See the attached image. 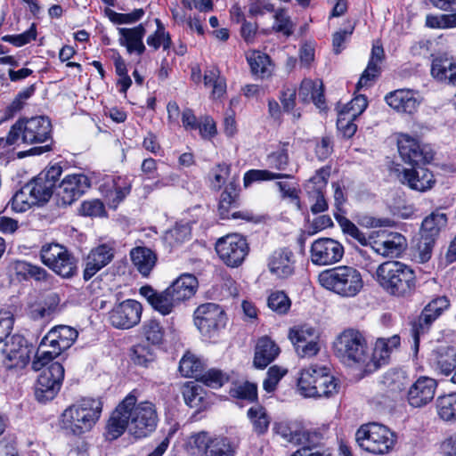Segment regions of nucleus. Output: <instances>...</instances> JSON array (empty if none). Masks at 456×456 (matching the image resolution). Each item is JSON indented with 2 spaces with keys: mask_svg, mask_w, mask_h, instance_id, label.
Wrapping results in <instances>:
<instances>
[{
  "mask_svg": "<svg viewBox=\"0 0 456 456\" xmlns=\"http://www.w3.org/2000/svg\"><path fill=\"white\" fill-rule=\"evenodd\" d=\"M436 406L441 419L446 421L456 419V393L439 396Z\"/></svg>",
  "mask_w": 456,
  "mask_h": 456,
  "instance_id": "5fc2aeb1",
  "label": "nucleus"
},
{
  "mask_svg": "<svg viewBox=\"0 0 456 456\" xmlns=\"http://www.w3.org/2000/svg\"><path fill=\"white\" fill-rule=\"evenodd\" d=\"M61 173V167L53 165L40 172L26 184V190H29L32 204L45 203L50 200Z\"/></svg>",
  "mask_w": 456,
  "mask_h": 456,
  "instance_id": "9d476101",
  "label": "nucleus"
},
{
  "mask_svg": "<svg viewBox=\"0 0 456 456\" xmlns=\"http://www.w3.org/2000/svg\"><path fill=\"white\" fill-rule=\"evenodd\" d=\"M288 337L301 358L314 356L320 351L318 331L308 324L290 328Z\"/></svg>",
  "mask_w": 456,
  "mask_h": 456,
  "instance_id": "ddd939ff",
  "label": "nucleus"
},
{
  "mask_svg": "<svg viewBox=\"0 0 456 456\" xmlns=\"http://www.w3.org/2000/svg\"><path fill=\"white\" fill-rule=\"evenodd\" d=\"M288 143H284L281 149L270 153L267 156V165L271 168L277 170H284L289 164V155L287 147Z\"/></svg>",
  "mask_w": 456,
  "mask_h": 456,
  "instance_id": "338daca9",
  "label": "nucleus"
},
{
  "mask_svg": "<svg viewBox=\"0 0 456 456\" xmlns=\"http://www.w3.org/2000/svg\"><path fill=\"white\" fill-rule=\"evenodd\" d=\"M51 270L62 278H71L77 273V261L69 252L61 259V261L55 264Z\"/></svg>",
  "mask_w": 456,
  "mask_h": 456,
  "instance_id": "052dcab7",
  "label": "nucleus"
},
{
  "mask_svg": "<svg viewBox=\"0 0 456 456\" xmlns=\"http://www.w3.org/2000/svg\"><path fill=\"white\" fill-rule=\"evenodd\" d=\"M90 186V179L84 174L66 175L57 188L56 196L59 204L71 205L84 195Z\"/></svg>",
  "mask_w": 456,
  "mask_h": 456,
  "instance_id": "f3484780",
  "label": "nucleus"
},
{
  "mask_svg": "<svg viewBox=\"0 0 456 456\" xmlns=\"http://www.w3.org/2000/svg\"><path fill=\"white\" fill-rule=\"evenodd\" d=\"M268 307L278 314H285L291 306V301L283 291H273L267 298Z\"/></svg>",
  "mask_w": 456,
  "mask_h": 456,
  "instance_id": "bf43d9fd",
  "label": "nucleus"
},
{
  "mask_svg": "<svg viewBox=\"0 0 456 456\" xmlns=\"http://www.w3.org/2000/svg\"><path fill=\"white\" fill-rule=\"evenodd\" d=\"M334 217L343 233L357 240L362 246H368L373 235L366 236L351 220L339 213H334Z\"/></svg>",
  "mask_w": 456,
  "mask_h": 456,
  "instance_id": "79ce46f5",
  "label": "nucleus"
},
{
  "mask_svg": "<svg viewBox=\"0 0 456 456\" xmlns=\"http://www.w3.org/2000/svg\"><path fill=\"white\" fill-rule=\"evenodd\" d=\"M142 313V306L138 301L126 299L113 306L109 313V320L113 327L128 330L140 322Z\"/></svg>",
  "mask_w": 456,
  "mask_h": 456,
  "instance_id": "2eb2a0df",
  "label": "nucleus"
},
{
  "mask_svg": "<svg viewBox=\"0 0 456 456\" xmlns=\"http://www.w3.org/2000/svg\"><path fill=\"white\" fill-rule=\"evenodd\" d=\"M431 361L436 370L449 376L456 370V348L449 346H439L432 352Z\"/></svg>",
  "mask_w": 456,
  "mask_h": 456,
  "instance_id": "473e14b6",
  "label": "nucleus"
},
{
  "mask_svg": "<svg viewBox=\"0 0 456 456\" xmlns=\"http://www.w3.org/2000/svg\"><path fill=\"white\" fill-rule=\"evenodd\" d=\"M398 152L402 159L412 167L430 163L434 151L429 145L420 144L415 138L408 134H401L397 141Z\"/></svg>",
  "mask_w": 456,
  "mask_h": 456,
  "instance_id": "4468645a",
  "label": "nucleus"
},
{
  "mask_svg": "<svg viewBox=\"0 0 456 456\" xmlns=\"http://www.w3.org/2000/svg\"><path fill=\"white\" fill-rule=\"evenodd\" d=\"M102 407L100 397H82L63 411L60 427L66 434L77 436L89 432L100 419Z\"/></svg>",
  "mask_w": 456,
  "mask_h": 456,
  "instance_id": "20e7f679",
  "label": "nucleus"
},
{
  "mask_svg": "<svg viewBox=\"0 0 456 456\" xmlns=\"http://www.w3.org/2000/svg\"><path fill=\"white\" fill-rule=\"evenodd\" d=\"M387 103L399 112L412 113L417 110L419 102L416 93L409 89H398L386 96Z\"/></svg>",
  "mask_w": 456,
  "mask_h": 456,
  "instance_id": "7c9ffc66",
  "label": "nucleus"
},
{
  "mask_svg": "<svg viewBox=\"0 0 456 456\" xmlns=\"http://www.w3.org/2000/svg\"><path fill=\"white\" fill-rule=\"evenodd\" d=\"M247 60L255 77L264 79L272 75V62L267 54L254 51L248 55Z\"/></svg>",
  "mask_w": 456,
  "mask_h": 456,
  "instance_id": "ea45409f",
  "label": "nucleus"
},
{
  "mask_svg": "<svg viewBox=\"0 0 456 456\" xmlns=\"http://www.w3.org/2000/svg\"><path fill=\"white\" fill-rule=\"evenodd\" d=\"M33 346L22 335L14 334L8 338L2 348L4 365L7 369H22L30 360Z\"/></svg>",
  "mask_w": 456,
  "mask_h": 456,
  "instance_id": "f8f14e48",
  "label": "nucleus"
},
{
  "mask_svg": "<svg viewBox=\"0 0 456 456\" xmlns=\"http://www.w3.org/2000/svg\"><path fill=\"white\" fill-rule=\"evenodd\" d=\"M131 359L136 365L148 367L151 362L155 361L156 354L151 346L140 343L132 347Z\"/></svg>",
  "mask_w": 456,
  "mask_h": 456,
  "instance_id": "603ef678",
  "label": "nucleus"
},
{
  "mask_svg": "<svg viewBox=\"0 0 456 456\" xmlns=\"http://www.w3.org/2000/svg\"><path fill=\"white\" fill-rule=\"evenodd\" d=\"M384 58V49L381 45H373L371 49L370 58L368 65L362 72L356 87L361 89L363 87H370L373 82L379 77L381 69L379 63H381Z\"/></svg>",
  "mask_w": 456,
  "mask_h": 456,
  "instance_id": "2f4dec72",
  "label": "nucleus"
},
{
  "mask_svg": "<svg viewBox=\"0 0 456 456\" xmlns=\"http://www.w3.org/2000/svg\"><path fill=\"white\" fill-rule=\"evenodd\" d=\"M130 393L111 413L107 426V436L110 440L118 438L126 428L135 438H143L157 428L158 414L153 403L142 402Z\"/></svg>",
  "mask_w": 456,
  "mask_h": 456,
  "instance_id": "f257e3e1",
  "label": "nucleus"
},
{
  "mask_svg": "<svg viewBox=\"0 0 456 456\" xmlns=\"http://www.w3.org/2000/svg\"><path fill=\"white\" fill-rule=\"evenodd\" d=\"M398 178L410 189L421 192L430 190L436 183L432 172L421 166L403 168L399 173Z\"/></svg>",
  "mask_w": 456,
  "mask_h": 456,
  "instance_id": "412c9836",
  "label": "nucleus"
},
{
  "mask_svg": "<svg viewBox=\"0 0 456 456\" xmlns=\"http://www.w3.org/2000/svg\"><path fill=\"white\" fill-rule=\"evenodd\" d=\"M269 272L279 279H287L295 272L294 253L288 248L274 250L268 258Z\"/></svg>",
  "mask_w": 456,
  "mask_h": 456,
  "instance_id": "5701e85b",
  "label": "nucleus"
},
{
  "mask_svg": "<svg viewBox=\"0 0 456 456\" xmlns=\"http://www.w3.org/2000/svg\"><path fill=\"white\" fill-rule=\"evenodd\" d=\"M230 395L238 400L255 403L258 399L257 386L249 381L235 382L230 388Z\"/></svg>",
  "mask_w": 456,
  "mask_h": 456,
  "instance_id": "a18cd8bd",
  "label": "nucleus"
},
{
  "mask_svg": "<svg viewBox=\"0 0 456 456\" xmlns=\"http://www.w3.org/2000/svg\"><path fill=\"white\" fill-rule=\"evenodd\" d=\"M370 246L377 254L395 258L400 256L407 248V240L398 232H390L383 240H370Z\"/></svg>",
  "mask_w": 456,
  "mask_h": 456,
  "instance_id": "b1692460",
  "label": "nucleus"
},
{
  "mask_svg": "<svg viewBox=\"0 0 456 456\" xmlns=\"http://www.w3.org/2000/svg\"><path fill=\"white\" fill-rule=\"evenodd\" d=\"M203 387L195 382H187L183 388V396L185 403L197 411H202L208 405Z\"/></svg>",
  "mask_w": 456,
  "mask_h": 456,
  "instance_id": "e433bc0d",
  "label": "nucleus"
},
{
  "mask_svg": "<svg viewBox=\"0 0 456 456\" xmlns=\"http://www.w3.org/2000/svg\"><path fill=\"white\" fill-rule=\"evenodd\" d=\"M400 343L401 339L398 335L378 338L371 354L370 362H369V372L375 371L380 366L386 364L390 354L400 346Z\"/></svg>",
  "mask_w": 456,
  "mask_h": 456,
  "instance_id": "bb28decb",
  "label": "nucleus"
},
{
  "mask_svg": "<svg viewBox=\"0 0 456 456\" xmlns=\"http://www.w3.org/2000/svg\"><path fill=\"white\" fill-rule=\"evenodd\" d=\"M275 434L281 436L288 443L295 445H304L309 442V433L294 421L282 420L273 426Z\"/></svg>",
  "mask_w": 456,
  "mask_h": 456,
  "instance_id": "cd10ccee",
  "label": "nucleus"
},
{
  "mask_svg": "<svg viewBox=\"0 0 456 456\" xmlns=\"http://www.w3.org/2000/svg\"><path fill=\"white\" fill-rule=\"evenodd\" d=\"M291 175L283 173H274L266 169H250L244 174V187L250 186L253 183L272 181L281 178H292Z\"/></svg>",
  "mask_w": 456,
  "mask_h": 456,
  "instance_id": "09e8293b",
  "label": "nucleus"
},
{
  "mask_svg": "<svg viewBox=\"0 0 456 456\" xmlns=\"http://www.w3.org/2000/svg\"><path fill=\"white\" fill-rule=\"evenodd\" d=\"M310 254L314 265H330L343 258L345 248L338 240L331 238H319L312 243Z\"/></svg>",
  "mask_w": 456,
  "mask_h": 456,
  "instance_id": "dca6fc26",
  "label": "nucleus"
},
{
  "mask_svg": "<svg viewBox=\"0 0 456 456\" xmlns=\"http://www.w3.org/2000/svg\"><path fill=\"white\" fill-rule=\"evenodd\" d=\"M194 324L201 336L208 340H216L225 329L228 317L224 308L216 303H204L194 311Z\"/></svg>",
  "mask_w": 456,
  "mask_h": 456,
  "instance_id": "6e6552de",
  "label": "nucleus"
},
{
  "mask_svg": "<svg viewBox=\"0 0 456 456\" xmlns=\"http://www.w3.org/2000/svg\"><path fill=\"white\" fill-rule=\"evenodd\" d=\"M372 278L387 294L397 298L410 297L417 289L415 271L396 260L379 265Z\"/></svg>",
  "mask_w": 456,
  "mask_h": 456,
  "instance_id": "7ed1b4c3",
  "label": "nucleus"
},
{
  "mask_svg": "<svg viewBox=\"0 0 456 456\" xmlns=\"http://www.w3.org/2000/svg\"><path fill=\"white\" fill-rule=\"evenodd\" d=\"M45 143L33 147L27 155H41L53 150L52 124L45 116L20 118L10 128L6 136L7 145Z\"/></svg>",
  "mask_w": 456,
  "mask_h": 456,
  "instance_id": "f03ea898",
  "label": "nucleus"
},
{
  "mask_svg": "<svg viewBox=\"0 0 456 456\" xmlns=\"http://www.w3.org/2000/svg\"><path fill=\"white\" fill-rule=\"evenodd\" d=\"M78 332L76 329L67 325H58L52 328L42 338V347L54 348L61 354L69 349L77 340Z\"/></svg>",
  "mask_w": 456,
  "mask_h": 456,
  "instance_id": "6ab92c4d",
  "label": "nucleus"
},
{
  "mask_svg": "<svg viewBox=\"0 0 456 456\" xmlns=\"http://www.w3.org/2000/svg\"><path fill=\"white\" fill-rule=\"evenodd\" d=\"M119 45L126 47L128 53H135L142 55L146 51L143 44V37L146 34V28L142 23L134 28H118Z\"/></svg>",
  "mask_w": 456,
  "mask_h": 456,
  "instance_id": "a878e982",
  "label": "nucleus"
},
{
  "mask_svg": "<svg viewBox=\"0 0 456 456\" xmlns=\"http://www.w3.org/2000/svg\"><path fill=\"white\" fill-rule=\"evenodd\" d=\"M335 354L346 364H357L369 372L371 354L364 336L358 330H344L334 342Z\"/></svg>",
  "mask_w": 456,
  "mask_h": 456,
  "instance_id": "39448f33",
  "label": "nucleus"
},
{
  "mask_svg": "<svg viewBox=\"0 0 456 456\" xmlns=\"http://www.w3.org/2000/svg\"><path fill=\"white\" fill-rule=\"evenodd\" d=\"M247 416L256 435L263 436L268 431L271 417L264 406L256 404L250 407L247 411Z\"/></svg>",
  "mask_w": 456,
  "mask_h": 456,
  "instance_id": "a19ab883",
  "label": "nucleus"
},
{
  "mask_svg": "<svg viewBox=\"0 0 456 456\" xmlns=\"http://www.w3.org/2000/svg\"><path fill=\"white\" fill-rule=\"evenodd\" d=\"M131 260L138 272L147 277L157 262L156 254L146 247H137L130 252Z\"/></svg>",
  "mask_w": 456,
  "mask_h": 456,
  "instance_id": "c9c22d12",
  "label": "nucleus"
},
{
  "mask_svg": "<svg viewBox=\"0 0 456 456\" xmlns=\"http://www.w3.org/2000/svg\"><path fill=\"white\" fill-rule=\"evenodd\" d=\"M64 367L60 362H52L46 369H45L38 376L41 383L47 386L57 385L58 390L61 389L64 379Z\"/></svg>",
  "mask_w": 456,
  "mask_h": 456,
  "instance_id": "8fccbe9b",
  "label": "nucleus"
},
{
  "mask_svg": "<svg viewBox=\"0 0 456 456\" xmlns=\"http://www.w3.org/2000/svg\"><path fill=\"white\" fill-rule=\"evenodd\" d=\"M14 269L17 275L23 277L25 280L34 279L37 281H44L48 277V273L45 269L23 260L16 261Z\"/></svg>",
  "mask_w": 456,
  "mask_h": 456,
  "instance_id": "de8ad7c7",
  "label": "nucleus"
},
{
  "mask_svg": "<svg viewBox=\"0 0 456 456\" xmlns=\"http://www.w3.org/2000/svg\"><path fill=\"white\" fill-rule=\"evenodd\" d=\"M113 257L114 248L107 244H102L93 248L86 257L84 279L90 280L102 268L110 264Z\"/></svg>",
  "mask_w": 456,
  "mask_h": 456,
  "instance_id": "393cba45",
  "label": "nucleus"
},
{
  "mask_svg": "<svg viewBox=\"0 0 456 456\" xmlns=\"http://www.w3.org/2000/svg\"><path fill=\"white\" fill-rule=\"evenodd\" d=\"M228 379L227 374L222 370L210 369L205 373H201L198 379L209 387L218 388L227 382Z\"/></svg>",
  "mask_w": 456,
  "mask_h": 456,
  "instance_id": "0e129e2a",
  "label": "nucleus"
},
{
  "mask_svg": "<svg viewBox=\"0 0 456 456\" xmlns=\"http://www.w3.org/2000/svg\"><path fill=\"white\" fill-rule=\"evenodd\" d=\"M157 24L156 31L147 37V45L154 50H158L161 45L163 50L167 51L171 47L172 41L168 32H166L165 28L160 20H155Z\"/></svg>",
  "mask_w": 456,
  "mask_h": 456,
  "instance_id": "864d4df0",
  "label": "nucleus"
},
{
  "mask_svg": "<svg viewBox=\"0 0 456 456\" xmlns=\"http://www.w3.org/2000/svg\"><path fill=\"white\" fill-rule=\"evenodd\" d=\"M274 22L273 30L277 33H281L286 37H290L295 30V24L291 20L290 16L284 9H278L273 15Z\"/></svg>",
  "mask_w": 456,
  "mask_h": 456,
  "instance_id": "4d7b16f0",
  "label": "nucleus"
},
{
  "mask_svg": "<svg viewBox=\"0 0 456 456\" xmlns=\"http://www.w3.org/2000/svg\"><path fill=\"white\" fill-rule=\"evenodd\" d=\"M436 387V379L427 376L419 377L408 390V403L416 408L427 405L434 399Z\"/></svg>",
  "mask_w": 456,
  "mask_h": 456,
  "instance_id": "aec40b11",
  "label": "nucleus"
},
{
  "mask_svg": "<svg viewBox=\"0 0 456 456\" xmlns=\"http://www.w3.org/2000/svg\"><path fill=\"white\" fill-rule=\"evenodd\" d=\"M191 235V228L189 223L176 224L172 229L168 230L164 236L165 241L171 247H176L183 242L189 240Z\"/></svg>",
  "mask_w": 456,
  "mask_h": 456,
  "instance_id": "3c124183",
  "label": "nucleus"
},
{
  "mask_svg": "<svg viewBox=\"0 0 456 456\" xmlns=\"http://www.w3.org/2000/svg\"><path fill=\"white\" fill-rule=\"evenodd\" d=\"M246 239L237 233L220 238L216 243V251L220 259L228 266L238 267L248 253Z\"/></svg>",
  "mask_w": 456,
  "mask_h": 456,
  "instance_id": "9b49d317",
  "label": "nucleus"
},
{
  "mask_svg": "<svg viewBox=\"0 0 456 456\" xmlns=\"http://www.w3.org/2000/svg\"><path fill=\"white\" fill-rule=\"evenodd\" d=\"M60 355L61 354L54 348L42 347L40 343L34 360L32 361L31 367L35 371H38Z\"/></svg>",
  "mask_w": 456,
  "mask_h": 456,
  "instance_id": "680f3d73",
  "label": "nucleus"
},
{
  "mask_svg": "<svg viewBox=\"0 0 456 456\" xmlns=\"http://www.w3.org/2000/svg\"><path fill=\"white\" fill-rule=\"evenodd\" d=\"M287 373V370L277 365L269 368L266 378L263 382V387L267 393H272L276 389L279 381Z\"/></svg>",
  "mask_w": 456,
  "mask_h": 456,
  "instance_id": "774afa93",
  "label": "nucleus"
},
{
  "mask_svg": "<svg viewBox=\"0 0 456 456\" xmlns=\"http://www.w3.org/2000/svg\"><path fill=\"white\" fill-rule=\"evenodd\" d=\"M451 301L446 296H436L423 307L419 315L411 322L412 351L415 356L419 352V337L428 332L433 323L449 309Z\"/></svg>",
  "mask_w": 456,
  "mask_h": 456,
  "instance_id": "1a4fd4ad",
  "label": "nucleus"
},
{
  "mask_svg": "<svg viewBox=\"0 0 456 456\" xmlns=\"http://www.w3.org/2000/svg\"><path fill=\"white\" fill-rule=\"evenodd\" d=\"M239 198V189L236 179H232L225 186L224 191L220 195L218 204V213L222 219L242 217L240 212H233L230 215L232 208L237 207ZM245 218V216H243ZM248 219V217H246Z\"/></svg>",
  "mask_w": 456,
  "mask_h": 456,
  "instance_id": "c756f323",
  "label": "nucleus"
},
{
  "mask_svg": "<svg viewBox=\"0 0 456 456\" xmlns=\"http://www.w3.org/2000/svg\"><path fill=\"white\" fill-rule=\"evenodd\" d=\"M320 367L321 366L314 364L301 370L297 379V387L304 396L309 397L311 393H316V391L314 390V387L317 383V370H320Z\"/></svg>",
  "mask_w": 456,
  "mask_h": 456,
  "instance_id": "49530a36",
  "label": "nucleus"
},
{
  "mask_svg": "<svg viewBox=\"0 0 456 456\" xmlns=\"http://www.w3.org/2000/svg\"><path fill=\"white\" fill-rule=\"evenodd\" d=\"M198 285V280L194 275L183 273L174 281L167 288L173 294V297L181 303L194 296L197 291Z\"/></svg>",
  "mask_w": 456,
  "mask_h": 456,
  "instance_id": "f704fd0d",
  "label": "nucleus"
},
{
  "mask_svg": "<svg viewBox=\"0 0 456 456\" xmlns=\"http://www.w3.org/2000/svg\"><path fill=\"white\" fill-rule=\"evenodd\" d=\"M396 438V435L387 427L375 422L362 425L355 433L358 446L375 455L389 453L395 447Z\"/></svg>",
  "mask_w": 456,
  "mask_h": 456,
  "instance_id": "0eeeda50",
  "label": "nucleus"
},
{
  "mask_svg": "<svg viewBox=\"0 0 456 456\" xmlns=\"http://www.w3.org/2000/svg\"><path fill=\"white\" fill-rule=\"evenodd\" d=\"M318 279L323 288L346 297L356 296L363 287L361 273L348 265L322 271Z\"/></svg>",
  "mask_w": 456,
  "mask_h": 456,
  "instance_id": "423d86ee",
  "label": "nucleus"
},
{
  "mask_svg": "<svg viewBox=\"0 0 456 456\" xmlns=\"http://www.w3.org/2000/svg\"><path fill=\"white\" fill-rule=\"evenodd\" d=\"M60 296L52 292L48 294L44 302L32 307L30 316L34 320L50 319L60 311Z\"/></svg>",
  "mask_w": 456,
  "mask_h": 456,
  "instance_id": "58836bf2",
  "label": "nucleus"
},
{
  "mask_svg": "<svg viewBox=\"0 0 456 456\" xmlns=\"http://www.w3.org/2000/svg\"><path fill=\"white\" fill-rule=\"evenodd\" d=\"M426 26L431 28H446L456 27V13L432 15L426 17Z\"/></svg>",
  "mask_w": 456,
  "mask_h": 456,
  "instance_id": "69168bd1",
  "label": "nucleus"
},
{
  "mask_svg": "<svg viewBox=\"0 0 456 456\" xmlns=\"http://www.w3.org/2000/svg\"><path fill=\"white\" fill-rule=\"evenodd\" d=\"M280 347L269 337L258 338L255 347L254 365L257 369H265L280 354Z\"/></svg>",
  "mask_w": 456,
  "mask_h": 456,
  "instance_id": "c85d7f7f",
  "label": "nucleus"
},
{
  "mask_svg": "<svg viewBox=\"0 0 456 456\" xmlns=\"http://www.w3.org/2000/svg\"><path fill=\"white\" fill-rule=\"evenodd\" d=\"M317 383L314 387V390L316 393H311L309 397L330 398L337 395L339 390V384L338 379L330 374L329 369L325 366H321L320 370H317Z\"/></svg>",
  "mask_w": 456,
  "mask_h": 456,
  "instance_id": "72a5a7b5",
  "label": "nucleus"
},
{
  "mask_svg": "<svg viewBox=\"0 0 456 456\" xmlns=\"http://www.w3.org/2000/svg\"><path fill=\"white\" fill-rule=\"evenodd\" d=\"M69 253V251L61 244L46 243L40 249V259L45 265L52 269L55 264Z\"/></svg>",
  "mask_w": 456,
  "mask_h": 456,
  "instance_id": "37998d69",
  "label": "nucleus"
},
{
  "mask_svg": "<svg viewBox=\"0 0 456 456\" xmlns=\"http://www.w3.org/2000/svg\"><path fill=\"white\" fill-rule=\"evenodd\" d=\"M432 76L439 81H446L456 86V63L452 60L436 58L431 66Z\"/></svg>",
  "mask_w": 456,
  "mask_h": 456,
  "instance_id": "4c0bfd02",
  "label": "nucleus"
},
{
  "mask_svg": "<svg viewBox=\"0 0 456 456\" xmlns=\"http://www.w3.org/2000/svg\"><path fill=\"white\" fill-rule=\"evenodd\" d=\"M142 332L146 340L152 346L161 344L165 334L164 328L156 319L144 322L142 326Z\"/></svg>",
  "mask_w": 456,
  "mask_h": 456,
  "instance_id": "6e6d98bb",
  "label": "nucleus"
},
{
  "mask_svg": "<svg viewBox=\"0 0 456 456\" xmlns=\"http://www.w3.org/2000/svg\"><path fill=\"white\" fill-rule=\"evenodd\" d=\"M140 294L155 311L162 315L170 314L180 305L168 288L162 291H157L151 286H143L140 289Z\"/></svg>",
  "mask_w": 456,
  "mask_h": 456,
  "instance_id": "4be33fe9",
  "label": "nucleus"
},
{
  "mask_svg": "<svg viewBox=\"0 0 456 456\" xmlns=\"http://www.w3.org/2000/svg\"><path fill=\"white\" fill-rule=\"evenodd\" d=\"M179 370L184 377H195L199 379L202 372V363L195 355L186 354L180 361Z\"/></svg>",
  "mask_w": 456,
  "mask_h": 456,
  "instance_id": "13d9d810",
  "label": "nucleus"
},
{
  "mask_svg": "<svg viewBox=\"0 0 456 456\" xmlns=\"http://www.w3.org/2000/svg\"><path fill=\"white\" fill-rule=\"evenodd\" d=\"M205 456H234V452L228 438L214 437Z\"/></svg>",
  "mask_w": 456,
  "mask_h": 456,
  "instance_id": "e2e57ef3",
  "label": "nucleus"
},
{
  "mask_svg": "<svg viewBox=\"0 0 456 456\" xmlns=\"http://www.w3.org/2000/svg\"><path fill=\"white\" fill-rule=\"evenodd\" d=\"M447 225V216L440 211L432 212L422 222L421 238L425 246L424 251L420 253V260L428 261L431 256V248L442 230Z\"/></svg>",
  "mask_w": 456,
  "mask_h": 456,
  "instance_id": "a211bd4d",
  "label": "nucleus"
},
{
  "mask_svg": "<svg viewBox=\"0 0 456 456\" xmlns=\"http://www.w3.org/2000/svg\"><path fill=\"white\" fill-rule=\"evenodd\" d=\"M213 438L206 431L192 433L187 439L186 450L191 455H206Z\"/></svg>",
  "mask_w": 456,
  "mask_h": 456,
  "instance_id": "c03bdc74",
  "label": "nucleus"
}]
</instances>
